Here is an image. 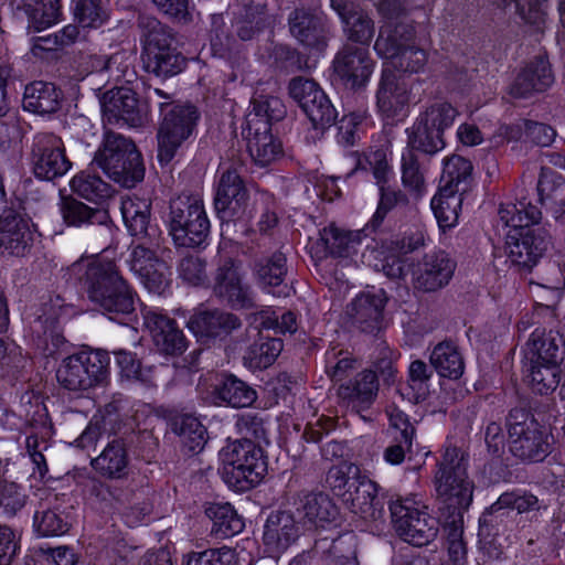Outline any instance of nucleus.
Returning <instances> with one entry per match:
<instances>
[{"label": "nucleus", "instance_id": "obj_1", "mask_svg": "<svg viewBox=\"0 0 565 565\" xmlns=\"http://www.w3.org/2000/svg\"><path fill=\"white\" fill-rule=\"evenodd\" d=\"M70 275L81 285L87 298L111 319L135 311L134 291L113 262L79 259L73 263Z\"/></svg>", "mask_w": 565, "mask_h": 565}, {"label": "nucleus", "instance_id": "obj_2", "mask_svg": "<svg viewBox=\"0 0 565 565\" xmlns=\"http://www.w3.org/2000/svg\"><path fill=\"white\" fill-rule=\"evenodd\" d=\"M142 47V62L147 73L170 78L182 73L188 58L177 47L175 33L157 18L140 14L137 20Z\"/></svg>", "mask_w": 565, "mask_h": 565}, {"label": "nucleus", "instance_id": "obj_3", "mask_svg": "<svg viewBox=\"0 0 565 565\" xmlns=\"http://www.w3.org/2000/svg\"><path fill=\"white\" fill-rule=\"evenodd\" d=\"M467 466L463 451L454 446L445 449L434 479L439 512H465L470 507L475 487Z\"/></svg>", "mask_w": 565, "mask_h": 565}, {"label": "nucleus", "instance_id": "obj_4", "mask_svg": "<svg viewBox=\"0 0 565 565\" xmlns=\"http://www.w3.org/2000/svg\"><path fill=\"white\" fill-rule=\"evenodd\" d=\"M521 213V230H510L507 234L505 250L509 259L523 271L532 268L544 256L552 245L548 231L536 225L542 218V212L524 200L519 201Z\"/></svg>", "mask_w": 565, "mask_h": 565}, {"label": "nucleus", "instance_id": "obj_5", "mask_svg": "<svg viewBox=\"0 0 565 565\" xmlns=\"http://www.w3.org/2000/svg\"><path fill=\"white\" fill-rule=\"evenodd\" d=\"M92 164L125 188H134L145 177L141 154L134 141L109 129L105 130Z\"/></svg>", "mask_w": 565, "mask_h": 565}, {"label": "nucleus", "instance_id": "obj_6", "mask_svg": "<svg viewBox=\"0 0 565 565\" xmlns=\"http://www.w3.org/2000/svg\"><path fill=\"white\" fill-rule=\"evenodd\" d=\"M222 478L236 491L256 487L267 472L263 449L248 438L230 441L222 448Z\"/></svg>", "mask_w": 565, "mask_h": 565}, {"label": "nucleus", "instance_id": "obj_7", "mask_svg": "<svg viewBox=\"0 0 565 565\" xmlns=\"http://www.w3.org/2000/svg\"><path fill=\"white\" fill-rule=\"evenodd\" d=\"M505 428L509 451L522 462H542L552 452V436L525 408H512Z\"/></svg>", "mask_w": 565, "mask_h": 565}, {"label": "nucleus", "instance_id": "obj_8", "mask_svg": "<svg viewBox=\"0 0 565 565\" xmlns=\"http://www.w3.org/2000/svg\"><path fill=\"white\" fill-rule=\"evenodd\" d=\"M168 227L174 244L194 248L205 243L211 224L203 201L193 195H179L170 201Z\"/></svg>", "mask_w": 565, "mask_h": 565}, {"label": "nucleus", "instance_id": "obj_9", "mask_svg": "<svg viewBox=\"0 0 565 565\" xmlns=\"http://www.w3.org/2000/svg\"><path fill=\"white\" fill-rule=\"evenodd\" d=\"M108 367L109 358L106 352L82 351L61 362L56 371V380L64 390L85 392L107 382Z\"/></svg>", "mask_w": 565, "mask_h": 565}, {"label": "nucleus", "instance_id": "obj_10", "mask_svg": "<svg viewBox=\"0 0 565 565\" xmlns=\"http://www.w3.org/2000/svg\"><path fill=\"white\" fill-rule=\"evenodd\" d=\"M160 111L162 119L157 134L158 160L161 164H168L180 146L192 136L200 111L192 104L169 106L167 103H160Z\"/></svg>", "mask_w": 565, "mask_h": 565}, {"label": "nucleus", "instance_id": "obj_11", "mask_svg": "<svg viewBox=\"0 0 565 565\" xmlns=\"http://www.w3.org/2000/svg\"><path fill=\"white\" fill-rule=\"evenodd\" d=\"M392 523L396 534L406 543L423 547L434 542L439 533V520L420 509L412 498L390 502Z\"/></svg>", "mask_w": 565, "mask_h": 565}, {"label": "nucleus", "instance_id": "obj_12", "mask_svg": "<svg viewBox=\"0 0 565 565\" xmlns=\"http://www.w3.org/2000/svg\"><path fill=\"white\" fill-rule=\"evenodd\" d=\"M213 292L234 309L256 307L252 287L244 282L242 262L220 255L213 276Z\"/></svg>", "mask_w": 565, "mask_h": 565}, {"label": "nucleus", "instance_id": "obj_13", "mask_svg": "<svg viewBox=\"0 0 565 565\" xmlns=\"http://www.w3.org/2000/svg\"><path fill=\"white\" fill-rule=\"evenodd\" d=\"M288 92L316 130L322 134L335 122L338 113L315 81L301 76L294 77L289 82Z\"/></svg>", "mask_w": 565, "mask_h": 565}, {"label": "nucleus", "instance_id": "obj_14", "mask_svg": "<svg viewBox=\"0 0 565 565\" xmlns=\"http://www.w3.org/2000/svg\"><path fill=\"white\" fill-rule=\"evenodd\" d=\"M249 193L233 164L221 174L214 196V209L223 223L246 221L250 216Z\"/></svg>", "mask_w": 565, "mask_h": 565}, {"label": "nucleus", "instance_id": "obj_15", "mask_svg": "<svg viewBox=\"0 0 565 565\" xmlns=\"http://www.w3.org/2000/svg\"><path fill=\"white\" fill-rule=\"evenodd\" d=\"M31 163L34 175L45 181L63 177L72 168L63 140L51 132H39L33 137Z\"/></svg>", "mask_w": 565, "mask_h": 565}, {"label": "nucleus", "instance_id": "obj_16", "mask_svg": "<svg viewBox=\"0 0 565 565\" xmlns=\"http://www.w3.org/2000/svg\"><path fill=\"white\" fill-rule=\"evenodd\" d=\"M146 117V105L140 102L134 89L116 87L105 95L103 102V120L105 125L122 120L131 127H138L143 124Z\"/></svg>", "mask_w": 565, "mask_h": 565}, {"label": "nucleus", "instance_id": "obj_17", "mask_svg": "<svg viewBox=\"0 0 565 565\" xmlns=\"http://www.w3.org/2000/svg\"><path fill=\"white\" fill-rule=\"evenodd\" d=\"M374 61L369 49L345 44L333 60V70L341 82L351 89H358L369 82Z\"/></svg>", "mask_w": 565, "mask_h": 565}, {"label": "nucleus", "instance_id": "obj_18", "mask_svg": "<svg viewBox=\"0 0 565 565\" xmlns=\"http://www.w3.org/2000/svg\"><path fill=\"white\" fill-rule=\"evenodd\" d=\"M291 35L302 45L323 50L327 46L330 30L327 17L319 10L298 8L288 18Z\"/></svg>", "mask_w": 565, "mask_h": 565}, {"label": "nucleus", "instance_id": "obj_19", "mask_svg": "<svg viewBox=\"0 0 565 565\" xmlns=\"http://www.w3.org/2000/svg\"><path fill=\"white\" fill-rule=\"evenodd\" d=\"M456 263L445 252L425 254L413 270L414 288L434 292L447 286L454 275Z\"/></svg>", "mask_w": 565, "mask_h": 565}, {"label": "nucleus", "instance_id": "obj_20", "mask_svg": "<svg viewBox=\"0 0 565 565\" xmlns=\"http://www.w3.org/2000/svg\"><path fill=\"white\" fill-rule=\"evenodd\" d=\"M241 327L242 320L236 315L221 309L200 311L188 321V328L204 344L224 340Z\"/></svg>", "mask_w": 565, "mask_h": 565}, {"label": "nucleus", "instance_id": "obj_21", "mask_svg": "<svg viewBox=\"0 0 565 565\" xmlns=\"http://www.w3.org/2000/svg\"><path fill=\"white\" fill-rule=\"evenodd\" d=\"M58 206L66 226L92 231L97 237L107 236L109 232L107 211L92 207L72 195L62 196Z\"/></svg>", "mask_w": 565, "mask_h": 565}, {"label": "nucleus", "instance_id": "obj_22", "mask_svg": "<svg viewBox=\"0 0 565 565\" xmlns=\"http://www.w3.org/2000/svg\"><path fill=\"white\" fill-rule=\"evenodd\" d=\"M142 316L156 347L161 352L180 355L186 350L188 341L173 319L158 309H143Z\"/></svg>", "mask_w": 565, "mask_h": 565}, {"label": "nucleus", "instance_id": "obj_23", "mask_svg": "<svg viewBox=\"0 0 565 565\" xmlns=\"http://www.w3.org/2000/svg\"><path fill=\"white\" fill-rule=\"evenodd\" d=\"M379 394L377 374L363 370L337 390L340 405L355 413L369 409Z\"/></svg>", "mask_w": 565, "mask_h": 565}, {"label": "nucleus", "instance_id": "obj_24", "mask_svg": "<svg viewBox=\"0 0 565 565\" xmlns=\"http://www.w3.org/2000/svg\"><path fill=\"white\" fill-rule=\"evenodd\" d=\"M377 484L365 476L353 478L342 498L350 510L366 521H376L384 514V502L377 495Z\"/></svg>", "mask_w": 565, "mask_h": 565}, {"label": "nucleus", "instance_id": "obj_25", "mask_svg": "<svg viewBox=\"0 0 565 565\" xmlns=\"http://www.w3.org/2000/svg\"><path fill=\"white\" fill-rule=\"evenodd\" d=\"M385 303L383 290L362 292L348 305L347 315L351 323L362 332L374 333L382 328Z\"/></svg>", "mask_w": 565, "mask_h": 565}, {"label": "nucleus", "instance_id": "obj_26", "mask_svg": "<svg viewBox=\"0 0 565 565\" xmlns=\"http://www.w3.org/2000/svg\"><path fill=\"white\" fill-rule=\"evenodd\" d=\"M299 536V527L288 511H274L264 526L263 543L270 557H278Z\"/></svg>", "mask_w": 565, "mask_h": 565}, {"label": "nucleus", "instance_id": "obj_27", "mask_svg": "<svg viewBox=\"0 0 565 565\" xmlns=\"http://www.w3.org/2000/svg\"><path fill=\"white\" fill-rule=\"evenodd\" d=\"M121 214L129 234L137 242L153 243L158 238V227L151 224V201L139 196H128L121 202Z\"/></svg>", "mask_w": 565, "mask_h": 565}, {"label": "nucleus", "instance_id": "obj_28", "mask_svg": "<svg viewBox=\"0 0 565 565\" xmlns=\"http://www.w3.org/2000/svg\"><path fill=\"white\" fill-rule=\"evenodd\" d=\"M360 243L359 232L345 231L330 224L319 231V237L310 245V250L318 259L328 256L347 258L356 253Z\"/></svg>", "mask_w": 565, "mask_h": 565}, {"label": "nucleus", "instance_id": "obj_29", "mask_svg": "<svg viewBox=\"0 0 565 565\" xmlns=\"http://www.w3.org/2000/svg\"><path fill=\"white\" fill-rule=\"evenodd\" d=\"M553 83L554 75L548 61L539 55L516 75L509 93L514 98H529L535 93L546 90Z\"/></svg>", "mask_w": 565, "mask_h": 565}, {"label": "nucleus", "instance_id": "obj_30", "mask_svg": "<svg viewBox=\"0 0 565 565\" xmlns=\"http://www.w3.org/2000/svg\"><path fill=\"white\" fill-rule=\"evenodd\" d=\"M252 271L257 284L268 292L278 297L289 295V287L284 284L288 271L287 258L281 250L255 260Z\"/></svg>", "mask_w": 565, "mask_h": 565}, {"label": "nucleus", "instance_id": "obj_31", "mask_svg": "<svg viewBox=\"0 0 565 565\" xmlns=\"http://www.w3.org/2000/svg\"><path fill=\"white\" fill-rule=\"evenodd\" d=\"M390 435L391 443L384 449L383 458L390 465H401L412 452L416 428L405 413L395 411L390 416Z\"/></svg>", "mask_w": 565, "mask_h": 565}, {"label": "nucleus", "instance_id": "obj_32", "mask_svg": "<svg viewBox=\"0 0 565 565\" xmlns=\"http://www.w3.org/2000/svg\"><path fill=\"white\" fill-rule=\"evenodd\" d=\"M33 245L29 222L17 214L0 217V250L13 256H25Z\"/></svg>", "mask_w": 565, "mask_h": 565}, {"label": "nucleus", "instance_id": "obj_33", "mask_svg": "<svg viewBox=\"0 0 565 565\" xmlns=\"http://www.w3.org/2000/svg\"><path fill=\"white\" fill-rule=\"evenodd\" d=\"M333 9L340 15L348 40L369 49L375 32L374 21L363 10L343 0H331Z\"/></svg>", "mask_w": 565, "mask_h": 565}, {"label": "nucleus", "instance_id": "obj_34", "mask_svg": "<svg viewBox=\"0 0 565 565\" xmlns=\"http://www.w3.org/2000/svg\"><path fill=\"white\" fill-rule=\"evenodd\" d=\"M565 356V339L557 331L536 328L525 344L527 361L559 363Z\"/></svg>", "mask_w": 565, "mask_h": 565}, {"label": "nucleus", "instance_id": "obj_35", "mask_svg": "<svg viewBox=\"0 0 565 565\" xmlns=\"http://www.w3.org/2000/svg\"><path fill=\"white\" fill-rule=\"evenodd\" d=\"M243 134L247 141L250 158L260 167H266L282 156V143L267 129L266 125L245 127Z\"/></svg>", "mask_w": 565, "mask_h": 565}, {"label": "nucleus", "instance_id": "obj_36", "mask_svg": "<svg viewBox=\"0 0 565 565\" xmlns=\"http://www.w3.org/2000/svg\"><path fill=\"white\" fill-rule=\"evenodd\" d=\"M408 100L406 86L398 82L394 73L384 70L376 94V105L382 116L391 119L401 115Z\"/></svg>", "mask_w": 565, "mask_h": 565}, {"label": "nucleus", "instance_id": "obj_37", "mask_svg": "<svg viewBox=\"0 0 565 565\" xmlns=\"http://www.w3.org/2000/svg\"><path fill=\"white\" fill-rule=\"evenodd\" d=\"M128 451L121 439L108 443L103 451L90 461L96 473L110 480L124 478L128 472Z\"/></svg>", "mask_w": 565, "mask_h": 565}, {"label": "nucleus", "instance_id": "obj_38", "mask_svg": "<svg viewBox=\"0 0 565 565\" xmlns=\"http://www.w3.org/2000/svg\"><path fill=\"white\" fill-rule=\"evenodd\" d=\"M62 93L53 84L35 81L25 86L23 108L38 115L56 113L61 107Z\"/></svg>", "mask_w": 565, "mask_h": 565}, {"label": "nucleus", "instance_id": "obj_39", "mask_svg": "<svg viewBox=\"0 0 565 565\" xmlns=\"http://www.w3.org/2000/svg\"><path fill=\"white\" fill-rule=\"evenodd\" d=\"M297 511L315 526H324L338 515V509L330 497L323 492L298 493Z\"/></svg>", "mask_w": 565, "mask_h": 565}, {"label": "nucleus", "instance_id": "obj_40", "mask_svg": "<svg viewBox=\"0 0 565 565\" xmlns=\"http://www.w3.org/2000/svg\"><path fill=\"white\" fill-rule=\"evenodd\" d=\"M414 30L405 23H385L379 32L374 50L379 56L392 60L397 56L408 43L413 42Z\"/></svg>", "mask_w": 565, "mask_h": 565}, {"label": "nucleus", "instance_id": "obj_41", "mask_svg": "<svg viewBox=\"0 0 565 565\" xmlns=\"http://www.w3.org/2000/svg\"><path fill=\"white\" fill-rule=\"evenodd\" d=\"M287 115V108L279 97L258 95L250 102V109L246 115V127L266 125L270 129L274 122L282 120Z\"/></svg>", "mask_w": 565, "mask_h": 565}, {"label": "nucleus", "instance_id": "obj_42", "mask_svg": "<svg viewBox=\"0 0 565 565\" xmlns=\"http://www.w3.org/2000/svg\"><path fill=\"white\" fill-rule=\"evenodd\" d=\"M214 396L234 408L252 406L257 399L256 391L233 374H226L214 387Z\"/></svg>", "mask_w": 565, "mask_h": 565}, {"label": "nucleus", "instance_id": "obj_43", "mask_svg": "<svg viewBox=\"0 0 565 565\" xmlns=\"http://www.w3.org/2000/svg\"><path fill=\"white\" fill-rule=\"evenodd\" d=\"M313 551L327 554L334 565H358L356 542L352 534L340 535L330 543L327 537L320 539L316 541Z\"/></svg>", "mask_w": 565, "mask_h": 565}, {"label": "nucleus", "instance_id": "obj_44", "mask_svg": "<svg viewBox=\"0 0 565 565\" xmlns=\"http://www.w3.org/2000/svg\"><path fill=\"white\" fill-rule=\"evenodd\" d=\"M205 513L212 521V533L220 539L233 536L244 529L243 520L227 502L211 503Z\"/></svg>", "mask_w": 565, "mask_h": 565}, {"label": "nucleus", "instance_id": "obj_45", "mask_svg": "<svg viewBox=\"0 0 565 565\" xmlns=\"http://www.w3.org/2000/svg\"><path fill=\"white\" fill-rule=\"evenodd\" d=\"M430 364L441 377L450 380L459 379L465 369L463 359L451 342H441L434 348Z\"/></svg>", "mask_w": 565, "mask_h": 565}, {"label": "nucleus", "instance_id": "obj_46", "mask_svg": "<svg viewBox=\"0 0 565 565\" xmlns=\"http://www.w3.org/2000/svg\"><path fill=\"white\" fill-rule=\"evenodd\" d=\"M29 28L42 31L57 23L62 17V0H24Z\"/></svg>", "mask_w": 565, "mask_h": 565}, {"label": "nucleus", "instance_id": "obj_47", "mask_svg": "<svg viewBox=\"0 0 565 565\" xmlns=\"http://www.w3.org/2000/svg\"><path fill=\"white\" fill-rule=\"evenodd\" d=\"M407 131V145L412 150L433 156L445 148V140L438 129L426 124L423 118H416Z\"/></svg>", "mask_w": 565, "mask_h": 565}, {"label": "nucleus", "instance_id": "obj_48", "mask_svg": "<svg viewBox=\"0 0 565 565\" xmlns=\"http://www.w3.org/2000/svg\"><path fill=\"white\" fill-rule=\"evenodd\" d=\"M431 210L437 218L438 225L443 228H450L458 221V211L461 206V193L450 190V186H441L439 192L431 199Z\"/></svg>", "mask_w": 565, "mask_h": 565}, {"label": "nucleus", "instance_id": "obj_49", "mask_svg": "<svg viewBox=\"0 0 565 565\" xmlns=\"http://www.w3.org/2000/svg\"><path fill=\"white\" fill-rule=\"evenodd\" d=\"M75 20L83 28L97 29L110 18L109 0H72Z\"/></svg>", "mask_w": 565, "mask_h": 565}, {"label": "nucleus", "instance_id": "obj_50", "mask_svg": "<svg viewBox=\"0 0 565 565\" xmlns=\"http://www.w3.org/2000/svg\"><path fill=\"white\" fill-rule=\"evenodd\" d=\"M282 350V342L277 338H268L253 343L243 356L244 365L249 370L269 367Z\"/></svg>", "mask_w": 565, "mask_h": 565}, {"label": "nucleus", "instance_id": "obj_51", "mask_svg": "<svg viewBox=\"0 0 565 565\" xmlns=\"http://www.w3.org/2000/svg\"><path fill=\"white\" fill-rule=\"evenodd\" d=\"M71 189L78 196L97 202L111 196L113 189L99 175L87 171L77 173L71 180Z\"/></svg>", "mask_w": 565, "mask_h": 565}, {"label": "nucleus", "instance_id": "obj_52", "mask_svg": "<svg viewBox=\"0 0 565 565\" xmlns=\"http://www.w3.org/2000/svg\"><path fill=\"white\" fill-rule=\"evenodd\" d=\"M472 174V163L463 157L451 156L445 160L441 175V186L463 193L469 186Z\"/></svg>", "mask_w": 565, "mask_h": 565}, {"label": "nucleus", "instance_id": "obj_53", "mask_svg": "<svg viewBox=\"0 0 565 565\" xmlns=\"http://www.w3.org/2000/svg\"><path fill=\"white\" fill-rule=\"evenodd\" d=\"M526 373L532 388L540 394L554 391L561 381L559 363H534L529 361Z\"/></svg>", "mask_w": 565, "mask_h": 565}, {"label": "nucleus", "instance_id": "obj_54", "mask_svg": "<svg viewBox=\"0 0 565 565\" xmlns=\"http://www.w3.org/2000/svg\"><path fill=\"white\" fill-rule=\"evenodd\" d=\"M173 430L180 437L183 447L190 452H200L206 444L205 427L195 417H181L174 423Z\"/></svg>", "mask_w": 565, "mask_h": 565}, {"label": "nucleus", "instance_id": "obj_55", "mask_svg": "<svg viewBox=\"0 0 565 565\" xmlns=\"http://www.w3.org/2000/svg\"><path fill=\"white\" fill-rule=\"evenodd\" d=\"M510 511L500 504V498L492 503L479 519V536L482 539L494 537L508 531L507 520Z\"/></svg>", "mask_w": 565, "mask_h": 565}, {"label": "nucleus", "instance_id": "obj_56", "mask_svg": "<svg viewBox=\"0 0 565 565\" xmlns=\"http://www.w3.org/2000/svg\"><path fill=\"white\" fill-rule=\"evenodd\" d=\"M115 355L117 364L120 367V373L124 377L139 382L147 387L156 386L152 369H142L140 361L136 358V354L125 350H118L115 351Z\"/></svg>", "mask_w": 565, "mask_h": 565}, {"label": "nucleus", "instance_id": "obj_57", "mask_svg": "<svg viewBox=\"0 0 565 565\" xmlns=\"http://www.w3.org/2000/svg\"><path fill=\"white\" fill-rule=\"evenodd\" d=\"M493 2L504 9L513 6L522 20L537 28L545 22L547 15V0H493Z\"/></svg>", "mask_w": 565, "mask_h": 565}, {"label": "nucleus", "instance_id": "obj_58", "mask_svg": "<svg viewBox=\"0 0 565 565\" xmlns=\"http://www.w3.org/2000/svg\"><path fill=\"white\" fill-rule=\"evenodd\" d=\"M499 498L500 504H503L508 511L515 510L519 514L540 512L547 508L539 497L527 490L503 492Z\"/></svg>", "mask_w": 565, "mask_h": 565}, {"label": "nucleus", "instance_id": "obj_59", "mask_svg": "<svg viewBox=\"0 0 565 565\" xmlns=\"http://www.w3.org/2000/svg\"><path fill=\"white\" fill-rule=\"evenodd\" d=\"M457 115L458 111L451 104L437 102L422 111L418 118H423L429 127L438 129L439 135L444 137L445 130L452 126Z\"/></svg>", "mask_w": 565, "mask_h": 565}, {"label": "nucleus", "instance_id": "obj_60", "mask_svg": "<svg viewBox=\"0 0 565 565\" xmlns=\"http://www.w3.org/2000/svg\"><path fill=\"white\" fill-rule=\"evenodd\" d=\"M359 468L352 462L341 461L329 468L326 483L335 495L341 498L349 491L353 478L358 477Z\"/></svg>", "mask_w": 565, "mask_h": 565}, {"label": "nucleus", "instance_id": "obj_61", "mask_svg": "<svg viewBox=\"0 0 565 565\" xmlns=\"http://www.w3.org/2000/svg\"><path fill=\"white\" fill-rule=\"evenodd\" d=\"M380 202L372 220L366 227H372L375 231L383 222L386 214L396 206H406L408 199L401 190L386 188L385 184L380 185Z\"/></svg>", "mask_w": 565, "mask_h": 565}, {"label": "nucleus", "instance_id": "obj_62", "mask_svg": "<svg viewBox=\"0 0 565 565\" xmlns=\"http://www.w3.org/2000/svg\"><path fill=\"white\" fill-rule=\"evenodd\" d=\"M249 211V218H258L257 225L259 231L263 233L271 230L278 223V217L276 214V202L274 196L269 193H259L254 201L253 210Z\"/></svg>", "mask_w": 565, "mask_h": 565}, {"label": "nucleus", "instance_id": "obj_63", "mask_svg": "<svg viewBox=\"0 0 565 565\" xmlns=\"http://www.w3.org/2000/svg\"><path fill=\"white\" fill-rule=\"evenodd\" d=\"M122 64V56L120 54L97 55L90 54L82 60V67L87 73H107L109 78L119 79L122 74L119 66Z\"/></svg>", "mask_w": 565, "mask_h": 565}, {"label": "nucleus", "instance_id": "obj_64", "mask_svg": "<svg viewBox=\"0 0 565 565\" xmlns=\"http://www.w3.org/2000/svg\"><path fill=\"white\" fill-rule=\"evenodd\" d=\"M355 363L351 353L332 349L326 354V373L333 382H340L356 367Z\"/></svg>", "mask_w": 565, "mask_h": 565}]
</instances>
